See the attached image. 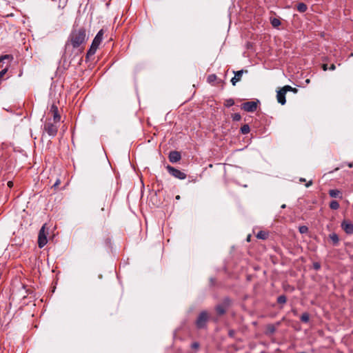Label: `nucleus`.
Instances as JSON below:
<instances>
[{
    "instance_id": "nucleus-36",
    "label": "nucleus",
    "mask_w": 353,
    "mask_h": 353,
    "mask_svg": "<svg viewBox=\"0 0 353 353\" xmlns=\"http://www.w3.org/2000/svg\"><path fill=\"white\" fill-rule=\"evenodd\" d=\"M299 181H301V182H304V181H305V179H304V178H300Z\"/></svg>"
},
{
    "instance_id": "nucleus-33",
    "label": "nucleus",
    "mask_w": 353,
    "mask_h": 353,
    "mask_svg": "<svg viewBox=\"0 0 353 353\" xmlns=\"http://www.w3.org/2000/svg\"><path fill=\"white\" fill-rule=\"evenodd\" d=\"M312 180H310V181H309L305 184V187L308 188V187H310V185H312Z\"/></svg>"
},
{
    "instance_id": "nucleus-35",
    "label": "nucleus",
    "mask_w": 353,
    "mask_h": 353,
    "mask_svg": "<svg viewBox=\"0 0 353 353\" xmlns=\"http://www.w3.org/2000/svg\"><path fill=\"white\" fill-rule=\"evenodd\" d=\"M8 187H10V188L12 187V185H13V182H12V181H8Z\"/></svg>"
},
{
    "instance_id": "nucleus-32",
    "label": "nucleus",
    "mask_w": 353,
    "mask_h": 353,
    "mask_svg": "<svg viewBox=\"0 0 353 353\" xmlns=\"http://www.w3.org/2000/svg\"><path fill=\"white\" fill-rule=\"evenodd\" d=\"M336 69V66L334 64H332L330 68H329V70H334Z\"/></svg>"
},
{
    "instance_id": "nucleus-11",
    "label": "nucleus",
    "mask_w": 353,
    "mask_h": 353,
    "mask_svg": "<svg viewBox=\"0 0 353 353\" xmlns=\"http://www.w3.org/2000/svg\"><path fill=\"white\" fill-rule=\"evenodd\" d=\"M234 77L232 78L231 82L233 85H235L237 82H239L242 77V74L243 73V70H238V71H234Z\"/></svg>"
},
{
    "instance_id": "nucleus-14",
    "label": "nucleus",
    "mask_w": 353,
    "mask_h": 353,
    "mask_svg": "<svg viewBox=\"0 0 353 353\" xmlns=\"http://www.w3.org/2000/svg\"><path fill=\"white\" fill-rule=\"evenodd\" d=\"M296 8L299 12H305L307 10V7L304 3H299L297 4Z\"/></svg>"
},
{
    "instance_id": "nucleus-5",
    "label": "nucleus",
    "mask_w": 353,
    "mask_h": 353,
    "mask_svg": "<svg viewBox=\"0 0 353 353\" xmlns=\"http://www.w3.org/2000/svg\"><path fill=\"white\" fill-rule=\"evenodd\" d=\"M46 225H43L39 230L38 236V246L40 248H43L48 243L46 233Z\"/></svg>"
},
{
    "instance_id": "nucleus-7",
    "label": "nucleus",
    "mask_w": 353,
    "mask_h": 353,
    "mask_svg": "<svg viewBox=\"0 0 353 353\" xmlns=\"http://www.w3.org/2000/svg\"><path fill=\"white\" fill-rule=\"evenodd\" d=\"M44 129L49 136L54 137L57 133L58 126L53 123H48L45 125Z\"/></svg>"
},
{
    "instance_id": "nucleus-26",
    "label": "nucleus",
    "mask_w": 353,
    "mask_h": 353,
    "mask_svg": "<svg viewBox=\"0 0 353 353\" xmlns=\"http://www.w3.org/2000/svg\"><path fill=\"white\" fill-rule=\"evenodd\" d=\"M299 231L301 234H305L306 232H307L308 231V228L307 226L305 225H302V226H300L299 228Z\"/></svg>"
},
{
    "instance_id": "nucleus-3",
    "label": "nucleus",
    "mask_w": 353,
    "mask_h": 353,
    "mask_svg": "<svg viewBox=\"0 0 353 353\" xmlns=\"http://www.w3.org/2000/svg\"><path fill=\"white\" fill-rule=\"evenodd\" d=\"M208 317V314L206 311L201 312L196 321V327L199 329L205 327Z\"/></svg>"
},
{
    "instance_id": "nucleus-6",
    "label": "nucleus",
    "mask_w": 353,
    "mask_h": 353,
    "mask_svg": "<svg viewBox=\"0 0 353 353\" xmlns=\"http://www.w3.org/2000/svg\"><path fill=\"white\" fill-rule=\"evenodd\" d=\"M259 101H247L241 105V109L244 110L246 112H254L257 108V104Z\"/></svg>"
},
{
    "instance_id": "nucleus-8",
    "label": "nucleus",
    "mask_w": 353,
    "mask_h": 353,
    "mask_svg": "<svg viewBox=\"0 0 353 353\" xmlns=\"http://www.w3.org/2000/svg\"><path fill=\"white\" fill-rule=\"evenodd\" d=\"M342 229L347 234H353V223L348 220H344L342 221L341 225Z\"/></svg>"
},
{
    "instance_id": "nucleus-28",
    "label": "nucleus",
    "mask_w": 353,
    "mask_h": 353,
    "mask_svg": "<svg viewBox=\"0 0 353 353\" xmlns=\"http://www.w3.org/2000/svg\"><path fill=\"white\" fill-rule=\"evenodd\" d=\"M313 268L316 270H319L321 268V264L319 262H315L313 263Z\"/></svg>"
},
{
    "instance_id": "nucleus-18",
    "label": "nucleus",
    "mask_w": 353,
    "mask_h": 353,
    "mask_svg": "<svg viewBox=\"0 0 353 353\" xmlns=\"http://www.w3.org/2000/svg\"><path fill=\"white\" fill-rule=\"evenodd\" d=\"M102 41V39L95 37L92 42V46H95L97 48H99V45L101 44Z\"/></svg>"
},
{
    "instance_id": "nucleus-13",
    "label": "nucleus",
    "mask_w": 353,
    "mask_h": 353,
    "mask_svg": "<svg viewBox=\"0 0 353 353\" xmlns=\"http://www.w3.org/2000/svg\"><path fill=\"white\" fill-rule=\"evenodd\" d=\"M329 239L332 241L334 245H337L339 243V236L335 232L330 234Z\"/></svg>"
},
{
    "instance_id": "nucleus-27",
    "label": "nucleus",
    "mask_w": 353,
    "mask_h": 353,
    "mask_svg": "<svg viewBox=\"0 0 353 353\" xmlns=\"http://www.w3.org/2000/svg\"><path fill=\"white\" fill-rule=\"evenodd\" d=\"M103 30H100L95 37H98V38H99V39L103 40Z\"/></svg>"
},
{
    "instance_id": "nucleus-15",
    "label": "nucleus",
    "mask_w": 353,
    "mask_h": 353,
    "mask_svg": "<svg viewBox=\"0 0 353 353\" xmlns=\"http://www.w3.org/2000/svg\"><path fill=\"white\" fill-rule=\"evenodd\" d=\"M98 48L95 47V46H90V48H89V50H88L87 52V54H86V57L87 58H88L90 56H92L95 54Z\"/></svg>"
},
{
    "instance_id": "nucleus-31",
    "label": "nucleus",
    "mask_w": 353,
    "mask_h": 353,
    "mask_svg": "<svg viewBox=\"0 0 353 353\" xmlns=\"http://www.w3.org/2000/svg\"><path fill=\"white\" fill-rule=\"evenodd\" d=\"M322 68H323V70L324 71H326V70L328 69V68H327V65L326 63L323 64V65H322Z\"/></svg>"
},
{
    "instance_id": "nucleus-17",
    "label": "nucleus",
    "mask_w": 353,
    "mask_h": 353,
    "mask_svg": "<svg viewBox=\"0 0 353 353\" xmlns=\"http://www.w3.org/2000/svg\"><path fill=\"white\" fill-rule=\"evenodd\" d=\"M216 311L219 315H223L225 312V307L221 305H217L216 307Z\"/></svg>"
},
{
    "instance_id": "nucleus-43",
    "label": "nucleus",
    "mask_w": 353,
    "mask_h": 353,
    "mask_svg": "<svg viewBox=\"0 0 353 353\" xmlns=\"http://www.w3.org/2000/svg\"><path fill=\"white\" fill-rule=\"evenodd\" d=\"M306 82H307V83H309V82H310V80H309V79H307V80H306Z\"/></svg>"
},
{
    "instance_id": "nucleus-22",
    "label": "nucleus",
    "mask_w": 353,
    "mask_h": 353,
    "mask_svg": "<svg viewBox=\"0 0 353 353\" xmlns=\"http://www.w3.org/2000/svg\"><path fill=\"white\" fill-rule=\"evenodd\" d=\"M271 24L273 27L276 28L281 25V21L279 19L273 18L271 20Z\"/></svg>"
},
{
    "instance_id": "nucleus-41",
    "label": "nucleus",
    "mask_w": 353,
    "mask_h": 353,
    "mask_svg": "<svg viewBox=\"0 0 353 353\" xmlns=\"http://www.w3.org/2000/svg\"><path fill=\"white\" fill-rule=\"evenodd\" d=\"M348 166H349V168H352V163H349Z\"/></svg>"
},
{
    "instance_id": "nucleus-19",
    "label": "nucleus",
    "mask_w": 353,
    "mask_h": 353,
    "mask_svg": "<svg viewBox=\"0 0 353 353\" xmlns=\"http://www.w3.org/2000/svg\"><path fill=\"white\" fill-rule=\"evenodd\" d=\"M250 126L248 124H245L241 128L240 130L242 134H246L250 132Z\"/></svg>"
},
{
    "instance_id": "nucleus-12",
    "label": "nucleus",
    "mask_w": 353,
    "mask_h": 353,
    "mask_svg": "<svg viewBox=\"0 0 353 353\" xmlns=\"http://www.w3.org/2000/svg\"><path fill=\"white\" fill-rule=\"evenodd\" d=\"M329 195L332 198H340L342 199V194L341 191L337 189H332L329 191Z\"/></svg>"
},
{
    "instance_id": "nucleus-29",
    "label": "nucleus",
    "mask_w": 353,
    "mask_h": 353,
    "mask_svg": "<svg viewBox=\"0 0 353 353\" xmlns=\"http://www.w3.org/2000/svg\"><path fill=\"white\" fill-rule=\"evenodd\" d=\"M234 121H239L241 118V115L238 113H236L232 117Z\"/></svg>"
},
{
    "instance_id": "nucleus-21",
    "label": "nucleus",
    "mask_w": 353,
    "mask_h": 353,
    "mask_svg": "<svg viewBox=\"0 0 353 353\" xmlns=\"http://www.w3.org/2000/svg\"><path fill=\"white\" fill-rule=\"evenodd\" d=\"M286 301H287V298L285 295H280L277 298V302L279 304H284L286 303Z\"/></svg>"
},
{
    "instance_id": "nucleus-2",
    "label": "nucleus",
    "mask_w": 353,
    "mask_h": 353,
    "mask_svg": "<svg viewBox=\"0 0 353 353\" xmlns=\"http://www.w3.org/2000/svg\"><path fill=\"white\" fill-rule=\"evenodd\" d=\"M292 87L290 85H287L283 86L279 91H277L276 99L279 103H281V105L285 104V94L287 92L290 91Z\"/></svg>"
},
{
    "instance_id": "nucleus-30",
    "label": "nucleus",
    "mask_w": 353,
    "mask_h": 353,
    "mask_svg": "<svg viewBox=\"0 0 353 353\" xmlns=\"http://www.w3.org/2000/svg\"><path fill=\"white\" fill-rule=\"evenodd\" d=\"M191 346L194 349H197L199 347V344L197 342H194L192 344Z\"/></svg>"
},
{
    "instance_id": "nucleus-25",
    "label": "nucleus",
    "mask_w": 353,
    "mask_h": 353,
    "mask_svg": "<svg viewBox=\"0 0 353 353\" xmlns=\"http://www.w3.org/2000/svg\"><path fill=\"white\" fill-rule=\"evenodd\" d=\"M234 104V101L233 99H228L225 101V103L224 105L228 107V108H230L231 106H232Z\"/></svg>"
},
{
    "instance_id": "nucleus-16",
    "label": "nucleus",
    "mask_w": 353,
    "mask_h": 353,
    "mask_svg": "<svg viewBox=\"0 0 353 353\" xmlns=\"http://www.w3.org/2000/svg\"><path fill=\"white\" fill-rule=\"evenodd\" d=\"M340 207L339 202L336 200H333L330 203V208L332 210H338Z\"/></svg>"
},
{
    "instance_id": "nucleus-37",
    "label": "nucleus",
    "mask_w": 353,
    "mask_h": 353,
    "mask_svg": "<svg viewBox=\"0 0 353 353\" xmlns=\"http://www.w3.org/2000/svg\"><path fill=\"white\" fill-rule=\"evenodd\" d=\"M274 330H275L274 327L273 326H272V327H271V329H270V331H271L272 332H274Z\"/></svg>"
},
{
    "instance_id": "nucleus-10",
    "label": "nucleus",
    "mask_w": 353,
    "mask_h": 353,
    "mask_svg": "<svg viewBox=\"0 0 353 353\" xmlns=\"http://www.w3.org/2000/svg\"><path fill=\"white\" fill-rule=\"evenodd\" d=\"M168 158L171 163H176L181 159V156L180 152L177 151H171L169 154Z\"/></svg>"
},
{
    "instance_id": "nucleus-34",
    "label": "nucleus",
    "mask_w": 353,
    "mask_h": 353,
    "mask_svg": "<svg viewBox=\"0 0 353 353\" xmlns=\"http://www.w3.org/2000/svg\"><path fill=\"white\" fill-rule=\"evenodd\" d=\"M290 91H292V92H293L294 93H296L298 92V90L296 88H292V89Z\"/></svg>"
},
{
    "instance_id": "nucleus-23",
    "label": "nucleus",
    "mask_w": 353,
    "mask_h": 353,
    "mask_svg": "<svg viewBox=\"0 0 353 353\" xmlns=\"http://www.w3.org/2000/svg\"><path fill=\"white\" fill-rule=\"evenodd\" d=\"M267 236L268 234L263 231H260L256 234V237L260 239H265Z\"/></svg>"
},
{
    "instance_id": "nucleus-24",
    "label": "nucleus",
    "mask_w": 353,
    "mask_h": 353,
    "mask_svg": "<svg viewBox=\"0 0 353 353\" xmlns=\"http://www.w3.org/2000/svg\"><path fill=\"white\" fill-rule=\"evenodd\" d=\"M216 80V75L214 74H210L207 78V81L212 83Z\"/></svg>"
},
{
    "instance_id": "nucleus-20",
    "label": "nucleus",
    "mask_w": 353,
    "mask_h": 353,
    "mask_svg": "<svg viewBox=\"0 0 353 353\" xmlns=\"http://www.w3.org/2000/svg\"><path fill=\"white\" fill-rule=\"evenodd\" d=\"M301 321L304 322V323H307L310 320V315L307 312H305L303 314H302L301 316Z\"/></svg>"
},
{
    "instance_id": "nucleus-39",
    "label": "nucleus",
    "mask_w": 353,
    "mask_h": 353,
    "mask_svg": "<svg viewBox=\"0 0 353 353\" xmlns=\"http://www.w3.org/2000/svg\"><path fill=\"white\" fill-rule=\"evenodd\" d=\"M285 207H286L285 204H283V205H281V208H285Z\"/></svg>"
},
{
    "instance_id": "nucleus-4",
    "label": "nucleus",
    "mask_w": 353,
    "mask_h": 353,
    "mask_svg": "<svg viewBox=\"0 0 353 353\" xmlns=\"http://www.w3.org/2000/svg\"><path fill=\"white\" fill-rule=\"evenodd\" d=\"M166 169L170 174L174 177L183 180L186 178V174L170 165H167Z\"/></svg>"
},
{
    "instance_id": "nucleus-9",
    "label": "nucleus",
    "mask_w": 353,
    "mask_h": 353,
    "mask_svg": "<svg viewBox=\"0 0 353 353\" xmlns=\"http://www.w3.org/2000/svg\"><path fill=\"white\" fill-rule=\"evenodd\" d=\"M50 112L52 113L54 121L55 122H59L61 116L59 113L58 107L55 104L51 105Z\"/></svg>"
},
{
    "instance_id": "nucleus-38",
    "label": "nucleus",
    "mask_w": 353,
    "mask_h": 353,
    "mask_svg": "<svg viewBox=\"0 0 353 353\" xmlns=\"http://www.w3.org/2000/svg\"><path fill=\"white\" fill-rule=\"evenodd\" d=\"M59 184V181H57L54 184V186H57Z\"/></svg>"
},
{
    "instance_id": "nucleus-40",
    "label": "nucleus",
    "mask_w": 353,
    "mask_h": 353,
    "mask_svg": "<svg viewBox=\"0 0 353 353\" xmlns=\"http://www.w3.org/2000/svg\"><path fill=\"white\" fill-rule=\"evenodd\" d=\"M230 336H232L233 334V332L232 331H230V333H229Z\"/></svg>"
},
{
    "instance_id": "nucleus-1",
    "label": "nucleus",
    "mask_w": 353,
    "mask_h": 353,
    "mask_svg": "<svg viewBox=\"0 0 353 353\" xmlns=\"http://www.w3.org/2000/svg\"><path fill=\"white\" fill-rule=\"evenodd\" d=\"M87 39L86 30L84 28H73L69 36L68 42L74 48H77L84 43Z\"/></svg>"
},
{
    "instance_id": "nucleus-42",
    "label": "nucleus",
    "mask_w": 353,
    "mask_h": 353,
    "mask_svg": "<svg viewBox=\"0 0 353 353\" xmlns=\"http://www.w3.org/2000/svg\"><path fill=\"white\" fill-rule=\"evenodd\" d=\"M176 199H180V196H179V195H178V196H176Z\"/></svg>"
}]
</instances>
